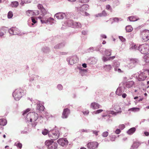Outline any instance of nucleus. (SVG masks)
I'll list each match as a JSON object with an SVG mask.
<instances>
[{"mask_svg": "<svg viewBox=\"0 0 149 149\" xmlns=\"http://www.w3.org/2000/svg\"><path fill=\"white\" fill-rule=\"evenodd\" d=\"M70 110L68 108H66L64 109L62 114L61 117L63 119L67 118L69 114H70Z\"/></svg>", "mask_w": 149, "mask_h": 149, "instance_id": "nucleus-18", "label": "nucleus"}, {"mask_svg": "<svg viewBox=\"0 0 149 149\" xmlns=\"http://www.w3.org/2000/svg\"><path fill=\"white\" fill-rule=\"evenodd\" d=\"M58 143L62 146H66L68 144V141L65 138L61 139L57 141Z\"/></svg>", "mask_w": 149, "mask_h": 149, "instance_id": "nucleus-16", "label": "nucleus"}, {"mask_svg": "<svg viewBox=\"0 0 149 149\" xmlns=\"http://www.w3.org/2000/svg\"><path fill=\"white\" fill-rule=\"evenodd\" d=\"M134 84V82L133 81H130L125 82L124 85L126 88H130L132 87Z\"/></svg>", "mask_w": 149, "mask_h": 149, "instance_id": "nucleus-22", "label": "nucleus"}, {"mask_svg": "<svg viewBox=\"0 0 149 149\" xmlns=\"http://www.w3.org/2000/svg\"><path fill=\"white\" fill-rule=\"evenodd\" d=\"M142 38L144 41H147L149 39V36H146L142 35Z\"/></svg>", "mask_w": 149, "mask_h": 149, "instance_id": "nucleus-50", "label": "nucleus"}, {"mask_svg": "<svg viewBox=\"0 0 149 149\" xmlns=\"http://www.w3.org/2000/svg\"><path fill=\"white\" fill-rule=\"evenodd\" d=\"M14 145L16 146L17 148H20V149L22 147V144L20 143L19 141H17L15 143Z\"/></svg>", "mask_w": 149, "mask_h": 149, "instance_id": "nucleus-41", "label": "nucleus"}, {"mask_svg": "<svg viewBox=\"0 0 149 149\" xmlns=\"http://www.w3.org/2000/svg\"><path fill=\"white\" fill-rule=\"evenodd\" d=\"M102 61L104 62H106L110 60L109 57L108 58L106 57H105V56H103L102 57Z\"/></svg>", "mask_w": 149, "mask_h": 149, "instance_id": "nucleus-55", "label": "nucleus"}, {"mask_svg": "<svg viewBox=\"0 0 149 149\" xmlns=\"http://www.w3.org/2000/svg\"><path fill=\"white\" fill-rule=\"evenodd\" d=\"M149 49V46L147 44L141 45L138 47V50L143 54L147 53Z\"/></svg>", "mask_w": 149, "mask_h": 149, "instance_id": "nucleus-6", "label": "nucleus"}, {"mask_svg": "<svg viewBox=\"0 0 149 149\" xmlns=\"http://www.w3.org/2000/svg\"><path fill=\"white\" fill-rule=\"evenodd\" d=\"M81 27V24L79 22H74L73 28H79Z\"/></svg>", "mask_w": 149, "mask_h": 149, "instance_id": "nucleus-31", "label": "nucleus"}, {"mask_svg": "<svg viewBox=\"0 0 149 149\" xmlns=\"http://www.w3.org/2000/svg\"><path fill=\"white\" fill-rule=\"evenodd\" d=\"M38 118V114L35 112H30L26 115L25 119L27 121L30 120V121L32 122L33 121H36Z\"/></svg>", "mask_w": 149, "mask_h": 149, "instance_id": "nucleus-3", "label": "nucleus"}, {"mask_svg": "<svg viewBox=\"0 0 149 149\" xmlns=\"http://www.w3.org/2000/svg\"><path fill=\"white\" fill-rule=\"evenodd\" d=\"M124 92L123 87L122 86H120L117 88L116 92V93L117 95L120 96L122 95Z\"/></svg>", "mask_w": 149, "mask_h": 149, "instance_id": "nucleus-21", "label": "nucleus"}, {"mask_svg": "<svg viewBox=\"0 0 149 149\" xmlns=\"http://www.w3.org/2000/svg\"><path fill=\"white\" fill-rule=\"evenodd\" d=\"M103 111V110L102 109H99L96 111H95L93 112V113L95 114H98L100 113H101Z\"/></svg>", "mask_w": 149, "mask_h": 149, "instance_id": "nucleus-58", "label": "nucleus"}, {"mask_svg": "<svg viewBox=\"0 0 149 149\" xmlns=\"http://www.w3.org/2000/svg\"><path fill=\"white\" fill-rule=\"evenodd\" d=\"M99 132V131L91 130V132H92L93 134L96 136H97L98 135Z\"/></svg>", "mask_w": 149, "mask_h": 149, "instance_id": "nucleus-48", "label": "nucleus"}, {"mask_svg": "<svg viewBox=\"0 0 149 149\" xmlns=\"http://www.w3.org/2000/svg\"><path fill=\"white\" fill-rule=\"evenodd\" d=\"M24 91L20 88L15 89L13 93V95L15 100L18 101L24 95Z\"/></svg>", "mask_w": 149, "mask_h": 149, "instance_id": "nucleus-2", "label": "nucleus"}, {"mask_svg": "<svg viewBox=\"0 0 149 149\" xmlns=\"http://www.w3.org/2000/svg\"><path fill=\"white\" fill-rule=\"evenodd\" d=\"M19 3L17 1H15L12 2L11 6L12 7L16 8L18 5Z\"/></svg>", "mask_w": 149, "mask_h": 149, "instance_id": "nucleus-42", "label": "nucleus"}, {"mask_svg": "<svg viewBox=\"0 0 149 149\" xmlns=\"http://www.w3.org/2000/svg\"><path fill=\"white\" fill-rule=\"evenodd\" d=\"M65 42H62L54 46V48L56 49H61L64 47L65 46Z\"/></svg>", "mask_w": 149, "mask_h": 149, "instance_id": "nucleus-25", "label": "nucleus"}, {"mask_svg": "<svg viewBox=\"0 0 149 149\" xmlns=\"http://www.w3.org/2000/svg\"><path fill=\"white\" fill-rule=\"evenodd\" d=\"M66 60L70 65H72L77 62L78 58L77 56L74 55L67 58Z\"/></svg>", "mask_w": 149, "mask_h": 149, "instance_id": "nucleus-9", "label": "nucleus"}, {"mask_svg": "<svg viewBox=\"0 0 149 149\" xmlns=\"http://www.w3.org/2000/svg\"><path fill=\"white\" fill-rule=\"evenodd\" d=\"M143 59L146 63L149 62V54L145 55L143 57Z\"/></svg>", "mask_w": 149, "mask_h": 149, "instance_id": "nucleus-38", "label": "nucleus"}, {"mask_svg": "<svg viewBox=\"0 0 149 149\" xmlns=\"http://www.w3.org/2000/svg\"><path fill=\"white\" fill-rule=\"evenodd\" d=\"M80 132H86V133L91 132V130L82 129L79 130Z\"/></svg>", "mask_w": 149, "mask_h": 149, "instance_id": "nucleus-52", "label": "nucleus"}, {"mask_svg": "<svg viewBox=\"0 0 149 149\" xmlns=\"http://www.w3.org/2000/svg\"><path fill=\"white\" fill-rule=\"evenodd\" d=\"M42 51L45 53H47L49 52V49L48 47H45L42 48Z\"/></svg>", "mask_w": 149, "mask_h": 149, "instance_id": "nucleus-43", "label": "nucleus"}, {"mask_svg": "<svg viewBox=\"0 0 149 149\" xmlns=\"http://www.w3.org/2000/svg\"><path fill=\"white\" fill-rule=\"evenodd\" d=\"M106 9L110 11H111L112 10V8L109 5H107L106 6Z\"/></svg>", "mask_w": 149, "mask_h": 149, "instance_id": "nucleus-60", "label": "nucleus"}, {"mask_svg": "<svg viewBox=\"0 0 149 149\" xmlns=\"http://www.w3.org/2000/svg\"><path fill=\"white\" fill-rule=\"evenodd\" d=\"M125 29L127 32H130L132 31L133 29L131 26L128 25L125 27Z\"/></svg>", "mask_w": 149, "mask_h": 149, "instance_id": "nucleus-36", "label": "nucleus"}, {"mask_svg": "<svg viewBox=\"0 0 149 149\" xmlns=\"http://www.w3.org/2000/svg\"><path fill=\"white\" fill-rule=\"evenodd\" d=\"M37 104V109L40 111H43L44 109V107L41 102L37 100L36 101Z\"/></svg>", "mask_w": 149, "mask_h": 149, "instance_id": "nucleus-20", "label": "nucleus"}, {"mask_svg": "<svg viewBox=\"0 0 149 149\" xmlns=\"http://www.w3.org/2000/svg\"><path fill=\"white\" fill-rule=\"evenodd\" d=\"M109 114H111V113H107L106 111L104 113L102 116V120L103 121L106 120V122H109L110 120V118L111 116Z\"/></svg>", "mask_w": 149, "mask_h": 149, "instance_id": "nucleus-17", "label": "nucleus"}, {"mask_svg": "<svg viewBox=\"0 0 149 149\" xmlns=\"http://www.w3.org/2000/svg\"><path fill=\"white\" fill-rule=\"evenodd\" d=\"M118 127L120 130H123L125 128V126L124 124H121L119 125Z\"/></svg>", "mask_w": 149, "mask_h": 149, "instance_id": "nucleus-62", "label": "nucleus"}, {"mask_svg": "<svg viewBox=\"0 0 149 149\" xmlns=\"http://www.w3.org/2000/svg\"><path fill=\"white\" fill-rule=\"evenodd\" d=\"M119 38L120 39V40L122 42H125V39L124 38L123 36H119Z\"/></svg>", "mask_w": 149, "mask_h": 149, "instance_id": "nucleus-64", "label": "nucleus"}, {"mask_svg": "<svg viewBox=\"0 0 149 149\" xmlns=\"http://www.w3.org/2000/svg\"><path fill=\"white\" fill-rule=\"evenodd\" d=\"M142 35L143 36H149V30H144L143 32Z\"/></svg>", "mask_w": 149, "mask_h": 149, "instance_id": "nucleus-47", "label": "nucleus"}, {"mask_svg": "<svg viewBox=\"0 0 149 149\" xmlns=\"http://www.w3.org/2000/svg\"><path fill=\"white\" fill-rule=\"evenodd\" d=\"M137 77L138 80L139 81H144L147 77V73L144 71L143 72H139Z\"/></svg>", "mask_w": 149, "mask_h": 149, "instance_id": "nucleus-10", "label": "nucleus"}, {"mask_svg": "<svg viewBox=\"0 0 149 149\" xmlns=\"http://www.w3.org/2000/svg\"><path fill=\"white\" fill-rule=\"evenodd\" d=\"M13 16V13L11 11H10L8 14V17L9 19L11 18Z\"/></svg>", "mask_w": 149, "mask_h": 149, "instance_id": "nucleus-53", "label": "nucleus"}, {"mask_svg": "<svg viewBox=\"0 0 149 149\" xmlns=\"http://www.w3.org/2000/svg\"><path fill=\"white\" fill-rule=\"evenodd\" d=\"M70 15V14L69 13L59 12L55 14L54 17H56L58 19H63L65 17L67 19H69V17Z\"/></svg>", "mask_w": 149, "mask_h": 149, "instance_id": "nucleus-7", "label": "nucleus"}, {"mask_svg": "<svg viewBox=\"0 0 149 149\" xmlns=\"http://www.w3.org/2000/svg\"><path fill=\"white\" fill-rule=\"evenodd\" d=\"M45 144L48 149H56L58 146L57 143L54 142V141L52 140L46 141L45 142Z\"/></svg>", "mask_w": 149, "mask_h": 149, "instance_id": "nucleus-5", "label": "nucleus"}, {"mask_svg": "<svg viewBox=\"0 0 149 149\" xmlns=\"http://www.w3.org/2000/svg\"><path fill=\"white\" fill-rule=\"evenodd\" d=\"M99 146V143L97 142L93 141L88 143L87 147L90 149H96Z\"/></svg>", "mask_w": 149, "mask_h": 149, "instance_id": "nucleus-12", "label": "nucleus"}, {"mask_svg": "<svg viewBox=\"0 0 149 149\" xmlns=\"http://www.w3.org/2000/svg\"><path fill=\"white\" fill-rule=\"evenodd\" d=\"M112 51V50L111 49H105L104 51L105 55L106 56H111Z\"/></svg>", "mask_w": 149, "mask_h": 149, "instance_id": "nucleus-35", "label": "nucleus"}, {"mask_svg": "<svg viewBox=\"0 0 149 149\" xmlns=\"http://www.w3.org/2000/svg\"><path fill=\"white\" fill-rule=\"evenodd\" d=\"M89 6L86 4H83L81 6H78L77 7L78 10L84 11H86L88 9Z\"/></svg>", "mask_w": 149, "mask_h": 149, "instance_id": "nucleus-19", "label": "nucleus"}, {"mask_svg": "<svg viewBox=\"0 0 149 149\" xmlns=\"http://www.w3.org/2000/svg\"><path fill=\"white\" fill-rule=\"evenodd\" d=\"M7 123V120L5 119H0V125L3 126L5 125Z\"/></svg>", "mask_w": 149, "mask_h": 149, "instance_id": "nucleus-33", "label": "nucleus"}, {"mask_svg": "<svg viewBox=\"0 0 149 149\" xmlns=\"http://www.w3.org/2000/svg\"><path fill=\"white\" fill-rule=\"evenodd\" d=\"M49 130L45 129L42 131V133L43 135H45L48 133L49 134Z\"/></svg>", "mask_w": 149, "mask_h": 149, "instance_id": "nucleus-49", "label": "nucleus"}, {"mask_svg": "<svg viewBox=\"0 0 149 149\" xmlns=\"http://www.w3.org/2000/svg\"><path fill=\"white\" fill-rule=\"evenodd\" d=\"M32 0H21V4L23 5L24 3H30Z\"/></svg>", "mask_w": 149, "mask_h": 149, "instance_id": "nucleus-44", "label": "nucleus"}, {"mask_svg": "<svg viewBox=\"0 0 149 149\" xmlns=\"http://www.w3.org/2000/svg\"><path fill=\"white\" fill-rule=\"evenodd\" d=\"M139 146V143H138L137 142H134L131 147V148L133 149L136 148H138Z\"/></svg>", "mask_w": 149, "mask_h": 149, "instance_id": "nucleus-40", "label": "nucleus"}, {"mask_svg": "<svg viewBox=\"0 0 149 149\" xmlns=\"http://www.w3.org/2000/svg\"><path fill=\"white\" fill-rule=\"evenodd\" d=\"M30 110L29 108L27 109L26 110L24 111L23 113V115L25 116V115H26L27 112L29 111Z\"/></svg>", "mask_w": 149, "mask_h": 149, "instance_id": "nucleus-57", "label": "nucleus"}, {"mask_svg": "<svg viewBox=\"0 0 149 149\" xmlns=\"http://www.w3.org/2000/svg\"><path fill=\"white\" fill-rule=\"evenodd\" d=\"M110 139L112 141H114L116 137L114 135L110 136Z\"/></svg>", "mask_w": 149, "mask_h": 149, "instance_id": "nucleus-61", "label": "nucleus"}, {"mask_svg": "<svg viewBox=\"0 0 149 149\" xmlns=\"http://www.w3.org/2000/svg\"><path fill=\"white\" fill-rule=\"evenodd\" d=\"M35 121H33L32 122H31L32 127L34 128L36 125L37 124V122Z\"/></svg>", "mask_w": 149, "mask_h": 149, "instance_id": "nucleus-59", "label": "nucleus"}, {"mask_svg": "<svg viewBox=\"0 0 149 149\" xmlns=\"http://www.w3.org/2000/svg\"><path fill=\"white\" fill-rule=\"evenodd\" d=\"M37 7L41 11L40 15L38 18L40 20L42 23L52 24L54 23V19L50 17L51 14L43 8L42 4H38Z\"/></svg>", "mask_w": 149, "mask_h": 149, "instance_id": "nucleus-1", "label": "nucleus"}, {"mask_svg": "<svg viewBox=\"0 0 149 149\" xmlns=\"http://www.w3.org/2000/svg\"><path fill=\"white\" fill-rule=\"evenodd\" d=\"M128 18L131 22H135L139 19V18L136 16H132L129 17Z\"/></svg>", "mask_w": 149, "mask_h": 149, "instance_id": "nucleus-30", "label": "nucleus"}, {"mask_svg": "<svg viewBox=\"0 0 149 149\" xmlns=\"http://www.w3.org/2000/svg\"><path fill=\"white\" fill-rule=\"evenodd\" d=\"M120 65L119 62L118 61L115 62L113 64V66L114 67H118Z\"/></svg>", "mask_w": 149, "mask_h": 149, "instance_id": "nucleus-51", "label": "nucleus"}, {"mask_svg": "<svg viewBox=\"0 0 149 149\" xmlns=\"http://www.w3.org/2000/svg\"><path fill=\"white\" fill-rule=\"evenodd\" d=\"M114 109L116 112L113 111H107V113H111L113 115L115 116L118 114H120L122 112L121 109L119 106H117L114 107Z\"/></svg>", "mask_w": 149, "mask_h": 149, "instance_id": "nucleus-8", "label": "nucleus"}, {"mask_svg": "<svg viewBox=\"0 0 149 149\" xmlns=\"http://www.w3.org/2000/svg\"><path fill=\"white\" fill-rule=\"evenodd\" d=\"M139 60L136 59H133L130 60V63L128 65V67L130 68H132L134 67L136 64L138 63Z\"/></svg>", "mask_w": 149, "mask_h": 149, "instance_id": "nucleus-14", "label": "nucleus"}, {"mask_svg": "<svg viewBox=\"0 0 149 149\" xmlns=\"http://www.w3.org/2000/svg\"><path fill=\"white\" fill-rule=\"evenodd\" d=\"M77 69L79 70V74L82 76L87 74L88 70L87 69H84L81 67H77Z\"/></svg>", "mask_w": 149, "mask_h": 149, "instance_id": "nucleus-15", "label": "nucleus"}, {"mask_svg": "<svg viewBox=\"0 0 149 149\" xmlns=\"http://www.w3.org/2000/svg\"><path fill=\"white\" fill-rule=\"evenodd\" d=\"M140 110V108L138 107H134L130 109H128V111H132L134 112H136L139 111Z\"/></svg>", "mask_w": 149, "mask_h": 149, "instance_id": "nucleus-37", "label": "nucleus"}, {"mask_svg": "<svg viewBox=\"0 0 149 149\" xmlns=\"http://www.w3.org/2000/svg\"><path fill=\"white\" fill-rule=\"evenodd\" d=\"M97 61V59L93 57H91L87 60L88 63L90 64H95L96 63Z\"/></svg>", "mask_w": 149, "mask_h": 149, "instance_id": "nucleus-24", "label": "nucleus"}, {"mask_svg": "<svg viewBox=\"0 0 149 149\" xmlns=\"http://www.w3.org/2000/svg\"><path fill=\"white\" fill-rule=\"evenodd\" d=\"M63 88L62 85L61 84H58L57 86V88L59 91L63 90Z\"/></svg>", "mask_w": 149, "mask_h": 149, "instance_id": "nucleus-56", "label": "nucleus"}, {"mask_svg": "<svg viewBox=\"0 0 149 149\" xmlns=\"http://www.w3.org/2000/svg\"><path fill=\"white\" fill-rule=\"evenodd\" d=\"M108 134L109 133L108 132H104L102 134V136L103 137H106L108 136Z\"/></svg>", "mask_w": 149, "mask_h": 149, "instance_id": "nucleus-54", "label": "nucleus"}, {"mask_svg": "<svg viewBox=\"0 0 149 149\" xmlns=\"http://www.w3.org/2000/svg\"><path fill=\"white\" fill-rule=\"evenodd\" d=\"M26 14L28 16L33 15V11L32 10H28L26 12Z\"/></svg>", "mask_w": 149, "mask_h": 149, "instance_id": "nucleus-45", "label": "nucleus"}, {"mask_svg": "<svg viewBox=\"0 0 149 149\" xmlns=\"http://www.w3.org/2000/svg\"><path fill=\"white\" fill-rule=\"evenodd\" d=\"M130 49L133 51H136L138 50V47L137 45L134 44H132L131 45Z\"/></svg>", "mask_w": 149, "mask_h": 149, "instance_id": "nucleus-32", "label": "nucleus"}, {"mask_svg": "<svg viewBox=\"0 0 149 149\" xmlns=\"http://www.w3.org/2000/svg\"><path fill=\"white\" fill-rule=\"evenodd\" d=\"M107 14L105 10H103L102 13H98L95 15L97 17H105L107 16Z\"/></svg>", "mask_w": 149, "mask_h": 149, "instance_id": "nucleus-29", "label": "nucleus"}, {"mask_svg": "<svg viewBox=\"0 0 149 149\" xmlns=\"http://www.w3.org/2000/svg\"><path fill=\"white\" fill-rule=\"evenodd\" d=\"M88 31L87 30H83L81 32V33L83 35H86L87 34Z\"/></svg>", "mask_w": 149, "mask_h": 149, "instance_id": "nucleus-63", "label": "nucleus"}, {"mask_svg": "<svg viewBox=\"0 0 149 149\" xmlns=\"http://www.w3.org/2000/svg\"><path fill=\"white\" fill-rule=\"evenodd\" d=\"M102 45L101 44L97 45V46L94 47L95 50L97 51H99L100 52L103 54V51L102 49H104L103 48H101Z\"/></svg>", "mask_w": 149, "mask_h": 149, "instance_id": "nucleus-26", "label": "nucleus"}, {"mask_svg": "<svg viewBox=\"0 0 149 149\" xmlns=\"http://www.w3.org/2000/svg\"><path fill=\"white\" fill-rule=\"evenodd\" d=\"M91 107L93 109H97L100 107V106L96 102H93L91 104Z\"/></svg>", "mask_w": 149, "mask_h": 149, "instance_id": "nucleus-28", "label": "nucleus"}, {"mask_svg": "<svg viewBox=\"0 0 149 149\" xmlns=\"http://www.w3.org/2000/svg\"><path fill=\"white\" fill-rule=\"evenodd\" d=\"M48 136L53 141L56 140L58 138L59 136V133L57 130H50L49 132Z\"/></svg>", "mask_w": 149, "mask_h": 149, "instance_id": "nucleus-4", "label": "nucleus"}, {"mask_svg": "<svg viewBox=\"0 0 149 149\" xmlns=\"http://www.w3.org/2000/svg\"><path fill=\"white\" fill-rule=\"evenodd\" d=\"M103 68L106 71L109 72L111 69L112 66L110 65H105L103 66Z\"/></svg>", "mask_w": 149, "mask_h": 149, "instance_id": "nucleus-27", "label": "nucleus"}, {"mask_svg": "<svg viewBox=\"0 0 149 149\" xmlns=\"http://www.w3.org/2000/svg\"><path fill=\"white\" fill-rule=\"evenodd\" d=\"M136 129L135 127H132L127 132V134L130 135L132 134L135 131Z\"/></svg>", "mask_w": 149, "mask_h": 149, "instance_id": "nucleus-34", "label": "nucleus"}, {"mask_svg": "<svg viewBox=\"0 0 149 149\" xmlns=\"http://www.w3.org/2000/svg\"><path fill=\"white\" fill-rule=\"evenodd\" d=\"M9 33L13 35H19L20 36H22V34H20V31L17 28L13 27L10 28L9 30Z\"/></svg>", "mask_w": 149, "mask_h": 149, "instance_id": "nucleus-11", "label": "nucleus"}, {"mask_svg": "<svg viewBox=\"0 0 149 149\" xmlns=\"http://www.w3.org/2000/svg\"><path fill=\"white\" fill-rule=\"evenodd\" d=\"M70 17L71 19H69L66 21L64 23L65 25L66 26L72 27L74 22L72 19L74 18V16L72 13H71V15L69 17Z\"/></svg>", "mask_w": 149, "mask_h": 149, "instance_id": "nucleus-13", "label": "nucleus"}, {"mask_svg": "<svg viewBox=\"0 0 149 149\" xmlns=\"http://www.w3.org/2000/svg\"><path fill=\"white\" fill-rule=\"evenodd\" d=\"M37 22L36 19L33 17H31L28 21V24L29 26H31V25H33L34 24Z\"/></svg>", "mask_w": 149, "mask_h": 149, "instance_id": "nucleus-23", "label": "nucleus"}, {"mask_svg": "<svg viewBox=\"0 0 149 149\" xmlns=\"http://www.w3.org/2000/svg\"><path fill=\"white\" fill-rule=\"evenodd\" d=\"M94 47H90L88 49H87L86 51V53L91 52L95 50Z\"/></svg>", "mask_w": 149, "mask_h": 149, "instance_id": "nucleus-46", "label": "nucleus"}, {"mask_svg": "<svg viewBox=\"0 0 149 149\" xmlns=\"http://www.w3.org/2000/svg\"><path fill=\"white\" fill-rule=\"evenodd\" d=\"M39 78L40 77L38 75L33 74L32 76V77L30 78L29 81H32L34 80V79H39Z\"/></svg>", "mask_w": 149, "mask_h": 149, "instance_id": "nucleus-39", "label": "nucleus"}]
</instances>
